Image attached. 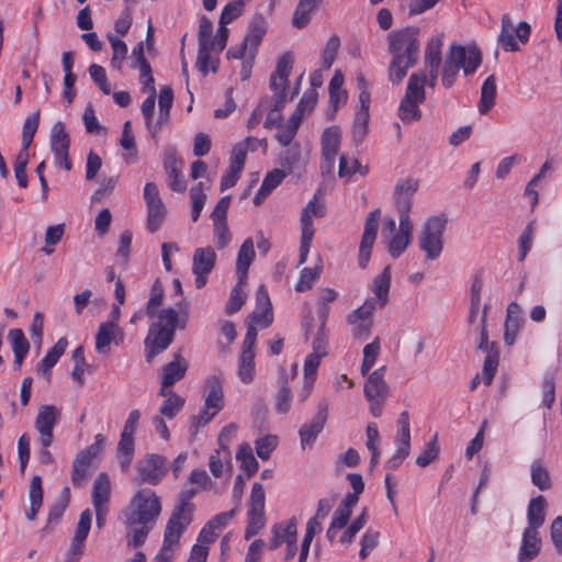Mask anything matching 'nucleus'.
<instances>
[{"instance_id": "obj_3", "label": "nucleus", "mask_w": 562, "mask_h": 562, "mask_svg": "<svg viewBox=\"0 0 562 562\" xmlns=\"http://www.w3.org/2000/svg\"><path fill=\"white\" fill-rule=\"evenodd\" d=\"M481 61L482 54L477 46L450 45L441 71L442 85L447 88L452 87L461 69L469 76L477 69Z\"/></svg>"}, {"instance_id": "obj_43", "label": "nucleus", "mask_w": 562, "mask_h": 562, "mask_svg": "<svg viewBox=\"0 0 562 562\" xmlns=\"http://www.w3.org/2000/svg\"><path fill=\"white\" fill-rule=\"evenodd\" d=\"M247 280L238 279L236 285L233 288L228 302L226 304V313L233 314L241 308L247 299L245 286Z\"/></svg>"}, {"instance_id": "obj_14", "label": "nucleus", "mask_w": 562, "mask_h": 562, "mask_svg": "<svg viewBox=\"0 0 562 562\" xmlns=\"http://www.w3.org/2000/svg\"><path fill=\"white\" fill-rule=\"evenodd\" d=\"M486 318V307H484L480 318V342L477 348L486 351L483 364V376L485 384L490 385L498 367L499 355L495 344H488V334L485 327Z\"/></svg>"}, {"instance_id": "obj_56", "label": "nucleus", "mask_w": 562, "mask_h": 562, "mask_svg": "<svg viewBox=\"0 0 562 562\" xmlns=\"http://www.w3.org/2000/svg\"><path fill=\"white\" fill-rule=\"evenodd\" d=\"M443 45V34L439 33L434 36L427 44L425 58L426 64L440 65L441 64V48Z\"/></svg>"}, {"instance_id": "obj_38", "label": "nucleus", "mask_w": 562, "mask_h": 562, "mask_svg": "<svg viewBox=\"0 0 562 562\" xmlns=\"http://www.w3.org/2000/svg\"><path fill=\"white\" fill-rule=\"evenodd\" d=\"M289 376L283 368L280 369L279 391L276 394V409L279 413H286L291 407L292 392L288 385Z\"/></svg>"}, {"instance_id": "obj_17", "label": "nucleus", "mask_w": 562, "mask_h": 562, "mask_svg": "<svg viewBox=\"0 0 562 562\" xmlns=\"http://www.w3.org/2000/svg\"><path fill=\"white\" fill-rule=\"evenodd\" d=\"M216 254L212 247L196 248L192 257V272L195 274V286L201 289L206 283V274L214 268Z\"/></svg>"}, {"instance_id": "obj_32", "label": "nucleus", "mask_w": 562, "mask_h": 562, "mask_svg": "<svg viewBox=\"0 0 562 562\" xmlns=\"http://www.w3.org/2000/svg\"><path fill=\"white\" fill-rule=\"evenodd\" d=\"M111 495V483L109 475L100 473L92 487V503L94 507H109Z\"/></svg>"}, {"instance_id": "obj_23", "label": "nucleus", "mask_w": 562, "mask_h": 562, "mask_svg": "<svg viewBox=\"0 0 562 562\" xmlns=\"http://www.w3.org/2000/svg\"><path fill=\"white\" fill-rule=\"evenodd\" d=\"M256 303L257 307L249 316V319L251 323L266 328L272 323V312L268 291L263 284L257 289Z\"/></svg>"}, {"instance_id": "obj_44", "label": "nucleus", "mask_w": 562, "mask_h": 562, "mask_svg": "<svg viewBox=\"0 0 562 562\" xmlns=\"http://www.w3.org/2000/svg\"><path fill=\"white\" fill-rule=\"evenodd\" d=\"M415 63L403 59L400 56H392L389 65V79L394 85H398L405 78L407 70L412 68Z\"/></svg>"}, {"instance_id": "obj_54", "label": "nucleus", "mask_w": 562, "mask_h": 562, "mask_svg": "<svg viewBox=\"0 0 562 562\" xmlns=\"http://www.w3.org/2000/svg\"><path fill=\"white\" fill-rule=\"evenodd\" d=\"M439 451L438 436L435 434L425 449L417 456L416 464L420 468H426L438 458Z\"/></svg>"}, {"instance_id": "obj_1", "label": "nucleus", "mask_w": 562, "mask_h": 562, "mask_svg": "<svg viewBox=\"0 0 562 562\" xmlns=\"http://www.w3.org/2000/svg\"><path fill=\"white\" fill-rule=\"evenodd\" d=\"M228 38L227 26L220 24L217 33L213 36V23L207 16H202L199 24L198 41L199 52L196 58V67L204 76L212 70H217V59L212 54L221 53Z\"/></svg>"}, {"instance_id": "obj_37", "label": "nucleus", "mask_w": 562, "mask_h": 562, "mask_svg": "<svg viewBox=\"0 0 562 562\" xmlns=\"http://www.w3.org/2000/svg\"><path fill=\"white\" fill-rule=\"evenodd\" d=\"M285 172L280 169L270 171L263 179L261 187L254 198V203L259 205L270 194V192L277 188L284 179Z\"/></svg>"}, {"instance_id": "obj_16", "label": "nucleus", "mask_w": 562, "mask_h": 562, "mask_svg": "<svg viewBox=\"0 0 562 562\" xmlns=\"http://www.w3.org/2000/svg\"><path fill=\"white\" fill-rule=\"evenodd\" d=\"M381 217V211L379 209L370 212L366 218L364 231L359 246V266L366 268L370 257L371 249L376 239L379 220Z\"/></svg>"}, {"instance_id": "obj_49", "label": "nucleus", "mask_w": 562, "mask_h": 562, "mask_svg": "<svg viewBox=\"0 0 562 562\" xmlns=\"http://www.w3.org/2000/svg\"><path fill=\"white\" fill-rule=\"evenodd\" d=\"M266 33V26L263 23L261 24H254L247 35L244 38V42L249 46L248 50V58L250 61L254 60L257 47L260 44L263 35Z\"/></svg>"}, {"instance_id": "obj_21", "label": "nucleus", "mask_w": 562, "mask_h": 562, "mask_svg": "<svg viewBox=\"0 0 562 562\" xmlns=\"http://www.w3.org/2000/svg\"><path fill=\"white\" fill-rule=\"evenodd\" d=\"M124 333L119 325L113 323H101L95 335V350L100 355L108 356L111 351L110 345H119L123 341Z\"/></svg>"}, {"instance_id": "obj_33", "label": "nucleus", "mask_w": 562, "mask_h": 562, "mask_svg": "<svg viewBox=\"0 0 562 562\" xmlns=\"http://www.w3.org/2000/svg\"><path fill=\"white\" fill-rule=\"evenodd\" d=\"M390 284H391V268L390 266H386L383 271L376 276L373 280L372 284V291L375 294L376 299V305L379 307H384L389 300V292H390Z\"/></svg>"}, {"instance_id": "obj_64", "label": "nucleus", "mask_w": 562, "mask_h": 562, "mask_svg": "<svg viewBox=\"0 0 562 562\" xmlns=\"http://www.w3.org/2000/svg\"><path fill=\"white\" fill-rule=\"evenodd\" d=\"M273 529H278L279 540L283 543H289L296 539L297 526L295 518H291L288 521L277 522L272 526Z\"/></svg>"}, {"instance_id": "obj_30", "label": "nucleus", "mask_w": 562, "mask_h": 562, "mask_svg": "<svg viewBox=\"0 0 562 562\" xmlns=\"http://www.w3.org/2000/svg\"><path fill=\"white\" fill-rule=\"evenodd\" d=\"M547 506V501L542 495L530 499L527 508L528 526L526 528L539 530L543 526L546 521Z\"/></svg>"}, {"instance_id": "obj_2", "label": "nucleus", "mask_w": 562, "mask_h": 562, "mask_svg": "<svg viewBox=\"0 0 562 562\" xmlns=\"http://www.w3.org/2000/svg\"><path fill=\"white\" fill-rule=\"evenodd\" d=\"M179 318V314L173 307L162 308L157 314V321L151 323L148 335L145 339L146 346V360L151 362L153 359L166 350L173 340L175 331L179 325L184 327L186 319Z\"/></svg>"}, {"instance_id": "obj_9", "label": "nucleus", "mask_w": 562, "mask_h": 562, "mask_svg": "<svg viewBox=\"0 0 562 562\" xmlns=\"http://www.w3.org/2000/svg\"><path fill=\"white\" fill-rule=\"evenodd\" d=\"M325 215L324 203L319 202L317 196H314L304 207L301 215V243L299 266L306 262L310 252L311 244L315 234L312 217H323Z\"/></svg>"}, {"instance_id": "obj_45", "label": "nucleus", "mask_w": 562, "mask_h": 562, "mask_svg": "<svg viewBox=\"0 0 562 562\" xmlns=\"http://www.w3.org/2000/svg\"><path fill=\"white\" fill-rule=\"evenodd\" d=\"M173 102V92L170 86H165L160 89L159 98H158V108H159V121L160 126L162 127L170 117V110Z\"/></svg>"}, {"instance_id": "obj_29", "label": "nucleus", "mask_w": 562, "mask_h": 562, "mask_svg": "<svg viewBox=\"0 0 562 562\" xmlns=\"http://www.w3.org/2000/svg\"><path fill=\"white\" fill-rule=\"evenodd\" d=\"M323 357L310 353L304 362L303 386L299 393L301 401H305L311 395L316 380L317 369Z\"/></svg>"}, {"instance_id": "obj_51", "label": "nucleus", "mask_w": 562, "mask_h": 562, "mask_svg": "<svg viewBox=\"0 0 562 562\" xmlns=\"http://www.w3.org/2000/svg\"><path fill=\"white\" fill-rule=\"evenodd\" d=\"M238 375L244 383H250L255 378V353L241 351Z\"/></svg>"}, {"instance_id": "obj_19", "label": "nucleus", "mask_w": 562, "mask_h": 562, "mask_svg": "<svg viewBox=\"0 0 562 562\" xmlns=\"http://www.w3.org/2000/svg\"><path fill=\"white\" fill-rule=\"evenodd\" d=\"M188 366V361L180 353H175L173 360L162 368L161 395H167V391H171L170 387L186 375Z\"/></svg>"}, {"instance_id": "obj_52", "label": "nucleus", "mask_w": 562, "mask_h": 562, "mask_svg": "<svg viewBox=\"0 0 562 562\" xmlns=\"http://www.w3.org/2000/svg\"><path fill=\"white\" fill-rule=\"evenodd\" d=\"M167 215V207L165 203L151 205L147 207V228L154 233L160 228Z\"/></svg>"}, {"instance_id": "obj_6", "label": "nucleus", "mask_w": 562, "mask_h": 562, "mask_svg": "<svg viewBox=\"0 0 562 562\" xmlns=\"http://www.w3.org/2000/svg\"><path fill=\"white\" fill-rule=\"evenodd\" d=\"M425 86L426 76L423 71L411 75L405 94L398 105V117L404 124L420 120L419 105L426 99Z\"/></svg>"}, {"instance_id": "obj_11", "label": "nucleus", "mask_w": 562, "mask_h": 562, "mask_svg": "<svg viewBox=\"0 0 562 562\" xmlns=\"http://www.w3.org/2000/svg\"><path fill=\"white\" fill-rule=\"evenodd\" d=\"M385 367L371 372L364 384V395L370 402V411L374 418L381 416V405L389 393V384L384 380Z\"/></svg>"}, {"instance_id": "obj_41", "label": "nucleus", "mask_w": 562, "mask_h": 562, "mask_svg": "<svg viewBox=\"0 0 562 562\" xmlns=\"http://www.w3.org/2000/svg\"><path fill=\"white\" fill-rule=\"evenodd\" d=\"M148 97L142 103L140 110L145 117V125L148 132L155 137L161 128L159 117L154 121L156 92H147Z\"/></svg>"}, {"instance_id": "obj_5", "label": "nucleus", "mask_w": 562, "mask_h": 562, "mask_svg": "<svg viewBox=\"0 0 562 562\" xmlns=\"http://www.w3.org/2000/svg\"><path fill=\"white\" fill-rule=\"evenodd\" d=\"M447 224L446 214L431 215L423 223L417 241L419 249L425 254V262L435 261L441 256Z\"/></svg>"}, {"instance_id": "obj_61", "label": "nucleus", "mask_w": 562, "mask_h": 562, "mask_svg": "<svg viewBox=\"0 0 562 562\" xmlns=\"http://www.w3.org/2000/svg\"><path fill=\"white\" fill-rule=\"evenodd\" d=\"M380 532L373 528H368L360 540L359 557L364 560L370 552L379 544Z\"/></svg>"}, {"instance_id": "obj_28", "label": "nucleus", "mask_w": 562, "mask_h": 562, "mask_svg": "<svg viewBox=\"0 0 562 562\" xmlns=\"http://www.w3.org/2000/svg\"><path fill=\"white\" fill-rule=\"evenodd\" d=\"M541 546L539 530L525 528L518 552V561L536 559L541 551Z\"/></svg>"}, {"instance_id": "obj_42", "label": "nucleus", "mask_w": 562, "mask_h": 562, "mask_svg": "<svg viewBox=\"0 0 562 562\" xmlns=\"http://www.w3.org/2000/svg\"><path fill=\"white\" fill-rule=\"evenodd\" d=\"M515 26L509 15L505 14L502 18V26L498 41L506 50L515 52L519 47L514 38Z\"/></svg>"}, {"instance_id": "obj_53", "label": "nucleus", "mask_w": 562, "mask_h": 562, "mask_svg": "<svg viewBox=\"0 0 562 562\" xmlns=\"http://www.w3.org/2000/svg\"><path fill=\"white\" fill-rule=\"evenodd\" d=\"M322 271V263H316L312 268H303L301 271L300 280L295 285L297 292H305L310 290L313 283L318 279Z\"/></svg>"}, {"instance_id": "obj_60", "label": "nucleus", "mask_w": 562, "mask_h": 562, "mask_svg": "<svg viewBox=\"0 0 562 562\" xmlns=\"http://www.w3.org/2000/svg\"><path fill=\"white\" fill-rule=\"evenodd\" d=\"M367 520V509H363L362 513L345 529L340 537V542L342 544L352 543L356 535L364 527Z\"/></svg>"}, {"instance_id": "obj_40", "label": "nucleus", "mask_w": 562, "mask_h": 562, "mask_svg": "<svg viewBox=\"0 0 562 562\" xmlns=\"http://www.w3.org/2000/svg\"><path fill=\"white\" fill-rule=\"evenodd\" d=\"M30 510L26 513V517L30 520H34L37 512L43 504V490L42 481L38 475H34L30 483L29 491Z\"/></svg>"}, {"instance_id": "obj_20", "label": "nucleus", "mask_w": 562, "mask_h": 562, "mask_svg": "<svg viewBox=\"0 0 562 562\" xmlns=\"http://www.w3.org/2000/svg\"><path fill=\"white\" fill-rule=\"evenodd\" d=\"M135 424H126L124 427L116 449V458L122 471H127L132 464L135 452Z\"/></svg>"}, {"instance_id": "obj_63", "label": "nucleus", "mask_w": 562, "mask_h": 562, "mask_svg": "<svg viewBox=\"0 0 562 562\" xmlns=\"http://www.w3.org/2000/svg\"><path fill=\"white\" fill-rule=\"evenodd\" d=\"M257 142V139L248 137L245 142L235 145L232 151L229 166H232L234 169L243 170L246 160L247 149L251 143Z\"/></svg>"}, {"instance_id": "obj_27", "label": "nucleus", "mask_w": 562, "mask_h": 562, "mask_svg": "<svg viewBox=\"0 0 562 562\" xmlns=\"http://www.w3.org/2000/svg\"><path fill=\"white\" fill-rule=\"evenodd\" d=\"M395 445L396 450L386 462L387 468L392 470L397 469L409 454L411 431L408 424H403V426L397 431L395 437Z\"/></svg>"}, {"instance_id": "obj_10", "label": "nucleus", "mask_w": 562, "mask_h": 562, "mask_svg": "<svg viewBox=\"0 0 562 562\" xmlns=\"http://www.w3.org/2000/svg\"><path fill=\"white\" fill-rule=\"evenodd\" d=\"M168 460L157 453L146 454L136 463L137 482L139 484L157 485L168 473Z\"/></svg>"}, {"instance_id": "obj_18", "label": "nucleus", "mask_w": 562, "mask_h": 562, "mask_svg": "<svg viewBox=\"0 0 562 562\" xmlns=\"http://www.w3.org/2000/svg\"><path fill=\"white\" fill-rule=\"evenodd\" d=\"M192 519L193 515L172 509V513L166 525L164 543L173 548L177 547L181 536L192 522Z\"/></svg>"}, {"instance_id": "obj_50", "label": "nucleus", "mask_w": 562, "mask_h": 562, "mask_svg": "<svg viewBox=\"0 0 562 562\" xmlns=\"http://www.w3.org/2000/svg\"><path fill=\"white\" fill-rule=\"evenodd\" d=\"M381 345L380 338L375 337L372 342L363 348V360L361 364V373L366 375L374 366L376 358L380 355Z\"/></svg>"}, {"instance_id": "obj_12", "label": "nucleus", "mask_w": 562, "mask_h": 562, "mask_svg": "<svg viewBox=\"0 0 562 562\" xmlns=\"http://www.w3.org/2000/svg\"><path fill=\"white\" fill-rule=\"evenodd\" d=\"M49 146L54 154L55 162L66 171H70L72 162L69 159L70 137L61 121L54 123L49 135Z\"/></svg>"}, {"instance_id": "obj_34", "label": "nucleus", "mask_w": 562, "mask_h": 562, "mask_svg": "<svg viewBox=\"0 0 562 562\" xmlns=\"http://www.w3.org/2000/svg\"><path fill=\"white\" fill-rule=\"evenodd\" d=\"M322 0H299L292 16V25L295 29L305 27L311 21V14L321 4Z\"/></svg>"}, {"instance_id": "obj_59", "label": "nucleus", "mask_w": 562, "mask_h": 562, "mask_svg": "<svg viewBox=\"0 0 562 562\" xmlns=\"http://www.w3.org/2000/svg\"><path fill=\"white\" fill-rule=\"evenodd\" d=\"M379 305L373 297L368 299L364 303L348 315V323H356L359 321H372V315Z\"/></svg>"}, {"instance_id": "obj_26", "label": "nucleus", "mask_w": 562, "mask_h": 562, "mask_svg": "<svg viewBox=\"0 0 562 562\" xmlns=\"http://www.w3.org/2000/svg\"><path fill=\"white\" fill-rule=\"evenodd\" d=\"M94 457L89 451L81 450L72 461L71 482L76 487L83 486L90 476Z\"/></svg>"}, {"instance_id": "obj_22", "label": "nucleus", "mask_w": 562, "mask_h": 562, "mask_svg": "<svg viewBox=\"0 0 562 562\" xmlns=\"http://www.w3.org/2000/svg\"><path fill=\"white\" fill-rule=\"evenodd\" d=\"M92 513L90 509H86L80 514L79 521L77 524L76 532L69 547V557L72 561L79 559L83 553V542L87 539L91 529Z\"/></svg>"}, {"instance_id": "obj_4", "label": "nucleus", "mask_w": 562, "mask_h": 562, "mask_svg": "<svg viewBox=\"0 0 562 562\" xmlns=\"http://www.w3.org/2000/svg\"><path fill=\"white\" fill-rule=\"evenodd\" d=\"M161 513V503L156 492L143 488L137 491L125 509V524L154 525Z\"/></svg>"}, {"instance_id": "obj_36", "label": "nucleus", "mask_w": 562, "mask_h": 562, "mask_svg": "<svg viewBox=\"0 0 562 562\" xmlns=\"http://www.w3.org/2000/svg\"><path fill=\"white\" fill-rule=\"evenodd\" d=\"M496 98V78L491 75L483 82L481 88V98L477 104L481 114L487 113L495 104Z\"/></svg>"}, {"instance_id": "obj_58", "label": "nucleus", "mask_w": 562, "mask_h": 562, "mask_svg": "<svg viewBox=\"0 0 562 562\" xmlns=\"http://www.w3.org/2000/svg\"><path fill=\"white\" fill-rule=\"evenodd\" d=\"M265 512L248 509V524L245 530V538L248 540L259 533V531L265 527Z\"/></svg>"}, {"instance_id": "obj_57", "label": "nucleus", "mask_w": 562, "mask_h": 562, "mask_svg": "<svg viewBox=\"0 0 562 562\" xmlns=\"http://www.w3.org/2000/svg\"><path fill=\"white\" fill-rule=\"evenodd\" d=\"M369 117V113H356L351 128L352 140L356 144H361L364 140L368 134Z\"/></svg>"}, {"instance_id": "obj_25", "label": "nucleus", "mask_w": 562, "mask_h": 562, "mask_svg": "<svg viewBox=\"0 0 562 562\" xmlns=\"http://www.w3.org/2000/svg\"><path fill=\"white\" fill-rule=\"evenodd\" d=\"M418 182L413 179L401 181L395 187V204L400 215H409L412 196L417 191Z\"/></svg>"}, {"instance_id": "obj_39", "label": "nucleus", "mask_w": 562, "mask_h": 562, "mask_svg": "<svg viewBox=\"0 0 562 562\" xmlns=\"http://www.w3.org/2000/svg\"><path fill=\"white\" fill-rule=\"evenodd\" d=\"M400 349L407 358H416L425 347L424 339L415 331L407 333L400 341Z\"/></svg>"}, {"instance_id": "obj_8", "label": "nucleus", "mask_w": 562, "mask_h": 562, "mask_svg": "<svg viewBox=\"0 0 562 562\" xmlns=\"http://www.w3.org/2000/svg\"><path fill=\"white\" fill-rule=\"evenodd\" d=\"M387 42L389 52L392 56H400L416 64L419 50L417 29L406 27L392 31L387 35Z\"/></svg>"}, {"instance_id": "obj_13", "label": "nucleus", "mask_w": 562, "mask_h": 562, "mask_svg": "<svg viewBox=\"0 0 562 562\" xmlns=\"http://www.w3.org/2000/svg\"><path fill=\"white\" fill-rule=\"evenodd\" d=\"M341 143V130L331 125L326 127L321 136L322 147V172L325 175L333 173L335 169L336 157Z\"/></svg>"}, {"instance_id": "obj_55", "label": "nucleus", "mask_w": 562, "mask_h": 562, "mask_svg": "<svg viewBox=\"0 0 562 562\" xmlns=\"http://www.w3.org/2000/svg\"><path fill=\"white\" fill-rule=\"evenodd\" d=\"M237 459L240 461V468L246 472L247 476H251L258 471V461L249 446L246 445L239 448Z\"/></svg>"}, {"instance_id": "obj_46", "label": "nucleus", "mask_w": 562, "mask_h": 562, "mask_svg": "<svg viewBox=\"0 0 562 562\" xmlns=\"http://www.w3.org/2000/svg\"><path fill=\"white\" fill-rule=\"evenodd\" d=\"M532 484L540 491H547L551 487V477L547 468L540 461H533L530 469Z\"/></svg>"}, {"instance_id": "obj_7", "label": "nucleus", "mask_w": 562, "mask_h": 562, "mask_svg": "<svg viewBox=\"0 0 562 562\" xmlns=\"http://www.w3.org/2000/svg\"><path fill=\"white\" fill-rule=\"evenodd\" d=\"M413 235V222L409 215H400L396 231L395 220H383L382 238L386 240L387 250L393 258L400 257L408 247Z\"/></svg>"}, {"instance_id": "obj_35", "label": "nucleus", "mask_w": 562, "mask_h": 562, "mask_svg": "<svg viewBox=\"0 0 562 562\" xmlns=\"http://www.w3.org/2000/svg\"><path fill=\"white\" fill-rule=\"evenodd\" d=\"M67 345V339L65 337L60 338L38 363L37 371L49 379L52 368L57 363L60 356L65 352Z\"/></svg>"}, {"instance_id": "obj_62", "label": "nucleus", "mask_w": 562, "mask_h": 562, "mask_svg": "<svg viewBox=\"0 0 562 562\" xmlns=\"http://www.w3.org/2000/svg\"><path fill=\"white\" fill-rule=\"evenodd\" d=\"M164 288L159 280H156L150 290V297L146 304L145 312L148 317L153 318L156 310L162 304Z\"/></svg>"}, {"instance_id": "obj_15", "label": "nucleus", "mask_w": 562, "mask_h": 562, "mask_svg": "<svg viewBox=\"0 0 562 562\" xmlns=\"http://www.w3.org/2000/svg\"><path fill=\"white\" fill-rule=\"evenodd\" d=\"M224 407V393L218 378L210 376L206 380V395L204 407L200 413L199 422H210L216 417Z\"/></svg>"}, {"instance_id": "obj_31", "label": "nucleus", "mask_w": 562, "mask_h": 562, "mask_svg": "<svg viewBox=\"0 0 562 562\" xmlns=\"http://www.w3.org/2000/svg\"><path fill=\"white\" fill-rule=\"evenodd\" d=\"M256 256L254 241L251 238H247L241 244L237 260H236V272L238 274V279L247 280L248 269L254 261Z\"/></svg>"}, {"instance_id": "obj_47", "label": "nucleus", "mask_w": 562, "mask_h": 562, "mask_svg": "<svg viewBox=\"0 0 562 562\" xmlns=\"http://www.w3.org/2000/svg\"><path fill=\"white\" fill-rule=\"evenodd\" d=\"M164 396L166 397V400L164 401L160 407V414L164 418L172 419L182 408L184 401L183 398L172 393L171 391H167V395Z\"/></svg>"}, {"instance_id": "obj_24", "label": "nucleus", "mask_w": 562, "mask_h": 562, "mask_svg": "<svg viewBox=\"0 0 562 562\" xmlns=\"http://www.w3.org/2000/svg\"><path fill=\"white\" fill-rule=\"evenodd\" d=\"M164 167L170 189L176 192H184L187 182L182 173V162L177 159L175 154L169 153L165 156Z\"/></svg>"}, {"instance_id": "obj_48", "label": "nucleus", "mask_w": 562, "mask_h": 562, "mask_svg": "<svg viewBox=\"0 0 562 562\" xmlns=\"http://www.w3.org/2000/svg\"><path fill=\"white\" fill-rule=\"evenodd\" d=\"M108 40L113 50L111 66L116 70H121L127 55V45L113 34H108Z\"/></svg>"}]
</instances>
